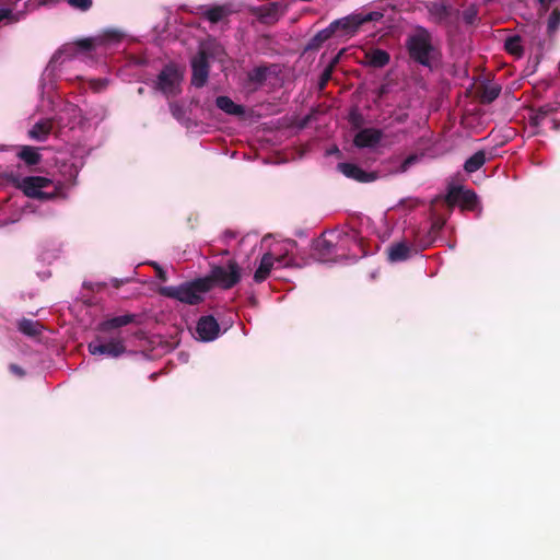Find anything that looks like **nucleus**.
Returning a JSON list of instances; mask_svg holds the SVG:
<instances>
[{"mask_svg": "<svg viewBox=\"0 0 560 560\" xmlns=\"http://www.w3.org/2000/svg\"><path fill=\"white\" fill-rule=\"evenodd\" d=\"M207 279L210 280V288L215 283L221 288L229 289L240 281V268L234 261H229L222 266H214L211 269L210 277Z\"/></svg>", "mask_w": 560, "mask_h": 560, "instance_id": "nucleus-6", "label": "nucleus"}, {"mask_svg": "<svg viewBox=\"0 0 560 560\" xmlns=\"http://www.w3.org/2000/svg\"><path fill=\"white\" fill-rule=\"evenodd\" d=\"M107 336L100 335L88 346L92 355H106L118 358L126 353V337L122 331L106 332Z\"/></svg>", "mask_w": 560, "mask_h": 560, "instance_id": "nucleus-3", "label": "nucleus"}, {"mask_svg": "<svg viewBox=\"0 0 560 560\" xmlns=\"http://www.w3.org/2000/svg\"><path fill=\"white\" fill-rule=\"evenodd\" d=\"M408 48L411 57L423 66H430L434 59V48L431 44L430 34L425 30H418L408 40Z\"/></svg>", "mask_w": 560, "mask_h": 560, "instance_id": "nucleus-4", "label": "nucleus"}, {"mask_svg": "<svg viewBox=\"0 0 560 560\" xmlns=\"http://www.w3.org/2000/svg\"><path fill=\"white\" fill-rule=\"evenodd\" d=\"M209 290L210 280L201 278L177 287H163L160 292L162 295L178 300L182 303L197 304L203 300Z\"/></svg>", "mask_w": 560, "mask_h": 560, "instance_id": "nucleus-2", "label": "nucleus"}, {"mask_svg": "<svg viewBox=\"0 0 560 560\" xmlns=\"http://www.w3.org/2000/svg\"><path fill=\"white\" fill-rule=\"evenodd\" d=\"M382 133L376 129H363L357 133L354 144L358 148H374L381 140Z\"/></svg>", "mask_w": 560, "mask_h": 560, "instance_id": "nucleus-18", "label": "nucleus"}, {"mask_svg": "<svg viewBox=\"0 0 560 560\" xmlns=\"http://www.w3.org/2000/svg\"><path fill=\"white\" fill-rule=\"evenodd\" d=\"M19 329L28 336H35L39 332L40 325L32 319H23L19 323Z\"/></svg>", "mask_w": 560, "mask_h": 560, "instance_id": "nucleus-27", "label": "nucleus"}, {"mask_svg": "<svg viewBox=\"0 0 560 560\" xmlns=\"http://www.w3.org/2000/svg\"><path fill=\"white\" fill-rule=\"evenodd\" d=\"M332 247V240L328 238L327 235H324L323 237L318 238L315 245L316 250L320 253H328L331 250Z\"/></svg>", "mask_w": 560, "mask_h": 560, "instance_id": "nucleus-30", "label": "nucleus"}, {"mask_svg": "<svg viewBox=\"0 0 560 560\" xmlns=\"http://www.w3.org/2000/svg\"><path fill=\"white\" fill-rule=\"evenodd\" d=\"M485 153L482 151H478L465 162V171L468 173L476 172L485 164Z\"/></svg>", "mask_w": 560, "mask_h": 560, "instance_id": "nucleus-25", "label": "nucleus"}, {"mask_svg": "<svg viewBox=\"0 0 560 560\" xmlns=\"http://www.w3.org/2000/svg\"><path fill=\"white\" fill-rule=\"evenodd\" d=\"M133 318H135V316L133 315H129V314L120 315V316H116V317L109 318L107 320H104L100 325V331L101 332H115V331H119L118 328L130 324L133 320Z\"/></svg>", "mask_w": 560, "mask_h": 560, "instance_id": "nucleus-20", "label": "nucleus"}, {"mask_svg": "<svg viewBox=\"0 0 560 560\" xmlns=\"http://www.w3.org/2000/svg\"><path fill=\"white\" fill-rule=\"evenodd\" d=\"M277 266L272 254L265 253L260 259L259 266L255 270L254 280L262 282L268 278L270 271Z\"/></svg>", "mask_w": 560, "mask_h": 560, "instance_id": "nucleus-19", "label": "nucleus"}, {"mask_svg": "<svg viewBox=\"0 0 560 560\" xmlns=\"http://www.w3.org/2000/svg\"><path fill=\"white\" fill-rule=\"evenodd\" d=\"M465 20L467 21V23H471L472 20H474V13L472 12H466L465 13Z\"/></svg>", "mask_w": 560, "mask_h": 560, "instance_id": "nucleus-38", "label": "nucleus"}, {"mask_svg": "<svg viewBox=\"0 0 560 560\" xmlns=\"http://www.w3.org/2000/svg\"><path fill=\"white\" fill-rule=\"evenodd\" d=\"M183 70L174 65L166 66L159 74L156 86L166 96L180 92Z\"/></svg>", "mask_w": 560, "mask_h": 560, "instance_id": "nucleus-5", "label": "nucleus"}, {"mask_svg": "<svg viewBox=\"0 0 560 560\" xmlns=\"http://www.w3.org/2000/svg\"><path fill=\"white\" fill-rule=\"evenodd\" d=\"M15 185L31 198L50 199L65 196L61 185L45 176L22 177L16 179Z\"/></svg>", "mask_w": 560, "mask_h": 560, "instance_id": "nucleus-1", "label": "nucleus"}, {"mask_svg": "<svg viewBox=\"0 0 560 560\" xmlns=\"http://www.w3.org/2000/svg\"><path fill=\"white\" fill-rule=\"evenodd\" d=\"M81 121V110L78 106L68 104L61 108L57 115V124L61 127L73 128L77 122Z\"/></svg>", "mask_w": 560, "mask_h": 560, "instance_id": "nucleus-14", "label": "nucleus"}, {"mask_svg": "<svg viewBox=\"0 0 560 560\" xmlns=\"http://www.w3.org/2000/svg\"><path fill=\"white\" fill-rule=\"evenodd\" d=\"M68 3L79 10H88L92 5V0H67Z\"/></svg>", "mask_w": 560, "mask_h": 560, "instance_id": "nucleus-32", "label": "nucleus"}, {"mask_svg": "<svg viewBox=\"0 0 560 560\" xmlns=\"http://www.w3.org/2000/svg\"><path fill=\"white\" fill-rule=\"evenodd\" d=\"M2 20L18 21L19 16L14 15L10 9L2 8L0 9V21Z\"/></svg>", "mask_w": 560, "mask_h": 560, "instance_id": "nucleus-34", "label": "nucleus"}, {"mask_svg": "<svg viewBox=\"0 0 560 560\" xmlns=\"http://www.w3.org/2000/svg\"><path fill=\"white\" fill-rule=\"evenodd\" d=\"M21 219V213H14L10 218L0 219V226H7L9 224L15 223Z\"/></svg>", "mask_w": 560, "mask_h": 560, "instance_id": "nucleus-35", "label": "nucleus"}, {"mask_svg": "<svg viewBox=\"0 0 560 560\" xmlns=\"http://www.w3.org/2000/svg\"><path fill=\"white\" fill-rule=\"evenodd\" d=\"M383 18V14L378 11L372 12H361L346 18L342 21L337 22L336 24L342 25L345 27L359 26L370 21H380Z\"/></svg>", "mask_w": 560, "mask_h": 560, "instance_id": "nucleus-17", "label": "nucleus"}, {"mask_svg": "<svg viewBox=\"0 0 560 560\" xmlns=\"http://www.w3.org/2000/svg\"><path fill=\"white\" fill-rule=\"evenodd\" d=\"M338 170L348 178H352L354 180L361 182V183H369L373 182L376 176L372 173H368L363 171L361 167H359L355 164L352 163H339Z\"/></svg>", "mask_w": 560, "mask_h": 560, "instance_id": "nucleus-13", "label": "nucleus"}, {"mask_svg": "<svg viewBox=\"0 0 560 560\" xmlns=\"http://www.w3.org/2000/svg\"><path fill=\"white\" fill-rule=\"evenodd\" d=\"M285 9L280 3H271L256 9L257 18L266 24L275 23L284 13Z\"/></svg>", "mask_w": 560, "mask_h": 560, "instance_id": "nucleus-15", "label": "nucleus"}, {"mask_svg": "<svg viewBox=\"0 0 560 560\" xmlns=\"http://www.w3.org/2000/svg\"><path fill=\"white\" fill-rule=\"evenodd\" d=\"M119 40V35L115 32H107L101 36L93 38H85L78 42L80 50H97L100 48H106Z\"/></svg>", "mask_w": 560, "mask_h": 560, "instance_id": "nucleus-9", "label": "nucleus"}, {"mask_svg": "<svg viewBox=\"0 0 560 560\" xmlns=\"http://www.w3.org/2000/svg\"><path fill=\"white\" fill-rule=\"evenodd\" d=\"M389 61V56L381 49H371L365 52V63L373 67H384Z\"/></svg>", "mask_w": 560, "mask_h": 560, "instance_id": "nucleus-23", "label": "nucleus"}, {"mask_svg": "<svg viewBox=\"0 0 560 560\" xmlns=\"http://www.w3.org/2000/svg\"><path fill=\"white\" fill-rule=\"evenodd\" d=\"M10 370H11L14 374H16V375H19V376H22V375H23V371H22V369H21V368H19L18 365H11V366H10Z\"/></svg>", "mask_w": 560, "mask_h": 560, "instance_id": "nucleus-37", "label": "nucleus"}, {"mask_svg": "<svg viewBox=\"0 0 560 560\" xmlns=\"http://www.w3.org/2000/svg\"><path fill=\"white\" fill-rule=\"evenodd\" d=\"M192 79L195 86H202L208 79V62L203 51H200L191 61Z\"/></svg>", "mask_w": 560, "mask_h": 560, "instance_id": "nucleus-12", "label": "nucleus"}, {"mask_svg": "<svg viewBox=\"0 0 560 560\" xmlns=\"http://www.w3.org/2000/svg\"><path fill=\"white\" fill-rule=\"evenodd\" d=\"M295 243L293 241H279L273 243L268 254H272L277 267H289L292 265L290 254L293 252Z\"/></svg>", "mask_w": 560, "mask_h": 560, "instance_id": "nucleus-8", "label": "nucleus"}, {"mask_svg": "<svg viewBox=\"0 0 560 560\" xmlns=\"http://www.w3.org/2000/svg\"><path fill=\"white\" fill-rule=\"evenodd\" d=\"M170 107H171V112L174 117H176L177 119H180L183 117L182 109L179 108V106L177 104H171Z\"/></svg>", "mask_w": 560, "mask_h": 560, "instance_id": "nucleus-36", "label": "nucleus"}, {"mask_svg": "<svg viewBox=\"0 0 560 560\" xmlns=\"http://www.w3.org/2000/svg\"><path fill=\"white\" fill-rule=\"evenodd\" d=\"M500 91H501V89L498 84L487 85V86H485V89L481 93V100L483 102L490 103L499 96Z\"/></svg>", "mask_w": 560, "mask_h": 560, "instance_id": "nucleus-28", "label": "nucleus"}, {"mask_svg": "<svg viewBox=\"0 0 560 560\" xmlns=\"http://www.w3.org/2000/svg\"><path fill=\"white\" fill-rule=\"evenodd\" d=\"M217 106L223 110L224 113L233 116H241L244 114L243 106L234 103L230 97L228 96H219L215 101Z\"/></svg>", "mask_w": 560, "mask_h": 560, "instance_id": "nucleus-22", "label": "nucleus"}, {"mask_svg": "<svg viewBox=\"0 0 560 560\" xmlns=\"http://www.w3.org/2000/svg\"><path fill=\"white\" fill-rule=\"evenodd\" d=\"M51 126L52 124L49 119L40 120L34 125V127L30 130L28 135L32 139L42 141L51 130Z\"/></svg>", "mask_w": 560, "mask_h": 560, "instance_id": "nucleus-24", "label": "nucleus"}, {"mask_svg": "<svg viewBox=\"0 0 560 560\" xmlns=\"http://www.w3.org/2000/svg\"><path fill=\"white\" fill-rule=\"evenodd\" d=\"M419 160V158L417 155H410L408 156L407 159H405V161L401 163L400 167H399V172L404 173L406 172L411 165H413L417 161Z\"/></svg>", "mask_w": 560, "mask_h": 560, "instance_id": "nucleus-33", "label": "nucleus"}, {"mask_svg": "<svg viewBox=\"0 0 560 560\" xmlns=\"http://www.w3.org/2000/svg\"><path fill=\"white\" fill-rule=\"evenodd\" d=\"M18 155L30 165H34L39 161V154L37 150L32 147H23Z\"/></svg>", "mask_w": 560, "mask_h": 560, "instance_id": "nucleus-26", "label": "nucleus"}, {"mask_svg": "<svg viewBox=\"0 0 560 560\" xmlns=\"http://www.w3.org/2000/svg\"><path fill=\"white\" fill-rule=\"evenodd\" d=\"M197 338L201 341H213L220 334V327L212 316L201 317L196 327Z\"/></svg>", "mask_w": 560, "mask_h": 560, "instance_id": "nucleus-10", "label": "nucleus"}, {"mask_svg": "<svg viewBox=\"0 0 560 560\" xmlns=\"http://www.w3.org/2000/svg\"><path fill=\"white\" fill-rule=\"evenodd\" d=\"M413 248L405 242L393 244L388 248V259L392 262L406 260L410 257Z\"/></svg>", "mask_w": 560, "mask_h": 560, "instance_id": "nucleus-21", "label": "nucleus"}, {"mask_svg": "<svg viewBox=\"0 0 560 560\" xmlns=\"http://www.w3.org/2000/svg\"><path fill=\"white\" fill-rule=\"evenodd\" d=\"M228 14V9L224 7L211 8L206 12L208 20L212 23L219 22Z\"/></svg>", "mask_w": 560, "mask_h": 560, "instance_id": "nucleus-29", "label": "nucleus"}, {"mask_svg": "<svg viewBox=\"0 0 560 560\" xmlns=\"http://www.w3.org/2000/svg\"><path fill=\"white\" fill-rule=\"evenodd\" d=\"M505 47L511 54L516 56L521 55V44L518 37L509 38L505 43Z\"/></svg>", "mask_w": 560, "mask_h": 560, "instance_id": "nucleus-31", "label": "nucleus"}, {"mask_svg": "<svg viewBox=\"0 0 560 560\" xmlns=\"http://www.w3.org/2000/svg\"><path fill=\"white\" fill-rule=\"evenodd\" d=\"M536 2L541 14L551 10L548 19V32H556L560 24V0H536Z\"/></svg>", "mask_w": 560, "mask_h": 560, "instance_id": "nucleus-11", "label": "nucleus"}, {"mask_svg": "<svg viewBox=\"0 0 560 560\" xmlns=\"http://www.w3.org/2000/svg\"><path fill=\"white\" fill-rule=\"evenodd\" d=\"M553 112V107L551 105H545L537 110H533L529 116V121L535 127L545 126L546 124H550L551 128L556 129L558 126L556 124V119L550 115Z\"/></svg>", "mask_w": 560, "mask_h": 560, "instance_id": "nucleus-16", "label": "nucleus"}, {"mask_svg": "<svg viewBox=\"0 0 560 560\" xmlns=\"http://www.w3.org/2000/svg\"><path fill=\"white\" fill-rule=\"evenodd\" d=\"M446 202L451 206H458L466 210H475L478 206L476 194L463 187H453L446 195Z\"/></svg>", "mask_w": 560, "mask_h": 560, "instance_id": "nucleus-7", "label": "nucleus"}]
</instances>
